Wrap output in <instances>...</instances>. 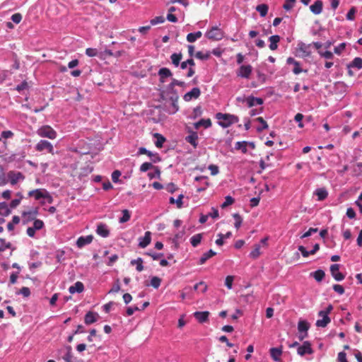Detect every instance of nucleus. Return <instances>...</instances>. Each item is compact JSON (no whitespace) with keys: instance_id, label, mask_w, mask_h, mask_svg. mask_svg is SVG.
<instances>
[{"instance_id":"59","label":"nucleus","mask_w":362,"mask_h":362,"mask_svg":"<svg viewBox=\"0 0 362 362\" xmlns=\"http://www.w3.org/2000/svg\"><path fill=\"white\" fill-rule=\"evenodd\" d=\"M296 0H286V2L284 4L283 7L284 9L288 11L293 7V4Z\"/></svg>"},{"instance_id":"27","label":"nucleus","mask_w":362,"mask_h":362,"mask_svg":"<svg viewBox=\"0 0 362 362\" xmlns=\"http://www.w3.org/2000/svg\"><path fill=\"white\" fill-rule=\"evenodd\" d=\"M269 40L270 42V49L276 50L278 47V42L280 41V37L277 35H272L269 38Z\"/></svg>"},{"instance_id":"52","label":"nucleus","mask_w":362,"mask_h":362,"mask_svg":"<svg viewBox=\"0 0 362 362\" xmlns=\"http://www.w3.org/2000/svg\"><path fill=\"white\" fill-rule=\"evenodd\" d=\"M351 66L356 67L358 69L362 68V59L359 57H356L351 64Z\"/></svg>"},{"instance_id":"43","label":"nucleus","mask_w":362,"mask_h":362,"mask_svg":"<svg viewBox=\"0 0 362 362\" xmlns=\"http://www.w3.org/2000/svg\"><path fill=\"white\" fill-rule=\"evenodd\" d=\"M208 286L204 281H200L196 284L194 286V290L200 289L202 293H205L207 291Z\"/></svg>"},{"instance_id":"6","label":"nucleus","mask_w":362,"mask_h":362,"mask_svg":"<svg viewBox=\"0 0 362 362\" xmlns=\"http://www.w3.org/2000/svg\"><path fill=\"white\" fill-rule=\"evenodd\" d=\"M35 149L40 152L47 150L49 153L54 154V147L52 144L46 140H40L36 144Z\"/></svg>"},{"instance_id":"51","label":"nucleus","mask_w":362,"mask_h":362,"mask_svg":"<svg viewBox=\"0 0 362 362\" xmlns=\"http://www.w3.org/2000/svg\"><path fill=\"white\" fill-rule=\"evenodd\" d=\"M256 120H257V122H259L261 124V125H262V127H258V128H257V131H258V132H261V131H262L263 129H267V128H268V125H267V124L266 121H265L262 117H257V118L256 119Z\"/></svg>"},{"instance_id":"45","label":"nucleus","mask_w":362,"mask_h":362,"mask_svg":"<svg viewBox=\"0 0 362 362\" xmlns=\"http://www.w3.org/2000/svg\"><path fill=\"white\" fill-rule=\"evenodd\" d=\"M318 54L320 57H324L326 59H332L334 57L333 53L329 51L323 52L322 50H319Z\"/></svg>"},{"instance_id":"61","label":"nucleus","mask_w":362,"mask_h":362,"mask_svg":"<svg viewBox=\"0 0 362 362\" xmlns=\"http://www.w3.org/2000/svg\"><path fill=\"white\" fill-rule=\"evenodd\" d=\"M43 226V221L39 219L35 220L33 223V228L35 229V230L42 228Z\"/></svg>"},{"instance_id":"24","label":"nucleus","mask_w":362,"mask_h":362,"mask_svg":"<svg viewBox=\"0 0 362 362\" xmlns=\"http://www.w3.org/2000/svg\"><path fill=\"white\" fill-rule=\"evenodd\" d=\"M177 99H178L177 96H176L175 98H171V103L168 108V112L170 114H175L178 111L179 106L177 104Z\"/></svg>"},{"instance_id":"11","label":"nucleus","mask_w":362,"mask_h":362,"mask_svg":"<svg viewBox=\"0 0 362 362\" xmlns=\"http://www.w3.org/2000/svg\"><path fill=\"white\" fill-rule=\"evenodd\" d=\"M201 94L200 89L199 88H193L190 91L186 93L183 98L185 101H190L191 100L197 99L199 97Z\"/></svg>"},{"instance_id":"23","label":"nucleus","mask_w":362,"mask_h":362,"mask_svg":"<svg viewBox=\"0 0 362 362\" xmlns=\"http://www.w3.org/2000/svg\"><path fill=\"white\" fill-rule=\"evenodd\" d=\"M194 315L199 322H204L208 320L209 313L208 311H197L194 313Z\"/></svg>"},{"instance_id":"21","label":"nucleus","mask_w":362,"mask_h":362,"mask_svg":"<svg viewBox=\"0 0 362 362\" xmlns=\"http://www.w3.org/2000/svg\"><path fill=\"white\" fill-rule=\"evenodd\" d=\"M246 103L248 107H251L255 105H262L263 103V100L260 98L250 96L246 98Z\"/></svg>"},{"instance_id":"2","label":"nucleus","mask_w":362,"mask_h":362,"mask_svg":"<svg viewBox=\"0 0 362 362\" xmlns=\"http://www.w3.org/2000/svg\"><path fill=\"white\" fill-rule=\"evenodd\" d=\"M37 134L40 137H46L49 139H54L57 137V132L48 125H45L39 128Z\"/></svg>"},{"instance_id":"4","label":"nucleus","mask_w":362,"mask_h":362,"mask_svg":"<svg viewBox=\"0 0 362 362\" xmlns=\"http://www.w3.org/2000/svg\"><path fill=\"white\" fill-rule=\"evenodd\" d=\"M59 356H61L66 362L72 361V349L71 346H65L57 351Z\"/></svg>"},{"instance_id":"40","label":"nucleus","mask_w":362,"mask_h":362,"mask_svg":"<svg viewBox=\"0 0 362 362\" xmlns=\"http://www.w3.org/2000/svg\"><path fill=\"white\" fill-rule=\"evenodd\" d=\"M154 136L157 139V140L155 142L156 146L158 148H161L163 146V143L165 141V139L158 133H156L154 134Z\"/></svg>"},{"instance_id":"30","label":"nucleus","mask_w":362,"mask_h":362,"mask_svg":"<svg viewBox=\"0 0 362 362\" xmlns=\"http://www.w3.org/2000/svg\"><path fill=\"white\" fill-rule=\"evenodd\" d=\"M271 357L275 361H279L282 354V350L279 348H272L270 349Z\"/></svg>"},{"instance_id":"16","label":"nucleus","mask_w":362,"mask_h":362,"mask_svg":"<svg viewBox=\"0 0 362 362\" xmlns=\"http://www.w3.org/2000/svg\"><path fill=\"white\" fill-rule=\"evenodd\" d=\"M93 235L81 236L78 238L76 241V245L78 247L81 248L86 245L90 244L93 241Z\"/></svg>"},{"instance_id":"8","label":"nucleus","mask_w":362,"mask_h":362,"mask_svg":"<svg viewBox=\"0 0 362 362\" xmlns=\"http://www.w3.org/2000/svg\"><path fill=\"white\" fill-rule=\"evenodd\" d=\"M158 74L159 76V81L160 83H164L167 82L168 78H172L173 74L168 68H161L159 69Z\"/></svg>"},{"instance_id":"62","label":"nucleus","mask_w":362,"mask_h":362,"mask_svg":"<svg viewBox=\"0 0 362 362\" xmlns=\"http://www.w3.org/2000/svg\"><path fill=\"white\" fill-rule=\"evenodd\" d=\"M337 361L338 362H348V361L346 360V353L344 351L339 352L338 354Z\"/></svg>"},{"instance_id":"15","label":"nucleus","mask_w":362,"mask_h":362,"mask_svg":"<svg viewBox=\"0 0 362 362\" xmlns=\"http://www.w3.org/2000/svg\"><path fill=\"white\" fill-rule=\"evenodd\" d=\"M96 233L103 238H107L110 235V230L106 224L100 223L97 226Z\"/></svg>"},{"instance_id":"22","label":"nucleus","mask_w":362,"mask_h":362,"mask_svg":"<svg viewBox=\"0 0 362 362\" xmlns=\"http://www.w3.org/2000/svg\"><path fill=\"white\" fill-rule=\"evenodd\" d=\"M98 316V315L95 313H93L90 311L88 312L85 315V323L86 325H90L92 323H94L95 322L97 321Z\"/></svg>"},{"instance_id":"5","label":"nucleus","mask_w":362,"mask_h":362,"mask_svg":"<svg viewBox=\"0 0 362 362\" xmlns=\"http://www.w3.org/2000/svg\"><path fill=\"white\" fill-rule=\"evenodd\" d=\"M206 37L213 40H221L223 37V32L215 26L205 34Z\"/></svg>"},{"instance_id":"46","label":"nucleus","mask_w":362,"mask_h":362,"mask_svg":"<svg viewBox=\"0 0 362 362\" xmlns=\"http://www.w3.org/2000/svg\"><path fill=\"white\" fill-rule=\"evenodd\" d=\"M161 283V279L158 276H153L151 279V285L155 288H158Z\"/></svg>"},{"instance_id":"36","label":"nucleus","mask_w":362,"mask_h":362,"mask_svg":"<svg viewBox=\"0 0 362 362\" xmlns=\"http://www.w3.org/2000/svg\"><path fill=\"white\" fill-rule=\"evenodd\" d=\"M202 239V234L198 233L194 235H193L190 238V243L193 247H197L200 243Z\"/></svg>"},{"instance_id":"60","label":"nucleus","mask_w":362,"mask_h":362,"mask_svg":"<svg viewBox=\"0 0 362 362\" xmlns=\"http://www.w3.org/2000/svg\"><path fill=\"white\" fill-rule=\"evenodd\" d=\"M153 167V165L151 163H144L141 166H140V170L141 172H146L147 170H148L150 168H151Z\"/></svg>"},{"instance_id":"32","label":"nucleus","mask_w":362,"mask_h":362,"mask_svg":"<svg viewBox=\"0 0 362 362\" xmlns=\"http://www.w3.org/2000/svg\"><path fill=\"white\" fill-rule=\"evenodd\" d=\"M202 35V33L201 31H197L196 33H190L187 35V40L189 42H194L197 39L200 38Z\"/></svg>"},{"instance_id":"56","label":"nucleus","mask_w":362,"mask_h":362,"mask_svg":"<svg viewBox=\"0 0 362 362\" xmlns=\"http://www.w3.org/2000/svg\"><path fill=\"white\" fill-rule=\"evenodd\" d=\"M13 136V133L11 131H10V130L4 131L1 134L0 140H1V139H9V138H11Z\"/></svg>"},{"instance_id":"48","label":"nucleus","mask_w":362,"mask_h":362,"mask_svg":"<svg viewBox=\"0 0 362 362\" xmlns=\"http://www.w3.org/2000/svg\"><path fill=\"white\" fill-rule=\"evenodd\" d=\"M184 85V82L182 81H180L175 78H171V82L169 84L168 86V89H173V88L175 86H182Z\"/></svg>"},{"instance_id":"38","label":"nucleus","mask_w":362,"mask_h":362,"mask_svg":"<svg viewBox=\"0 0 362 362\" xmlns=\"http://www.w3.org/2000/svg\"><path fill=\"white\" fill-rule=\"evenodd\" d=\"M131 264L136 266V270L138 272H141L144 269L143 266V260L141 258L139 257L136 259H133L131 261Z\"/></svg>"},{"instance_id":"31","label":"nucleus","mask_w":362,"mask_h":362,"mask_svg":"<svg viewBox=\"0 0 362 362\" xmlns=\"http://www.w3.org/2000/svg\"><path fill=\"white\" fill-rule=\"evenodd\" d=\"M315 194L317 196L319 201H322L327 198L328 192L325 188H318L315 190Z\"/></svg>"},{"instance_id":"64","label":"nucleus","mask_w":362,"mask_h":362,"mask_svg":"<svg viewBox=\"0 0 362 362\" xmlns=\"http://www.w3.org/2000/svg\"><path fill=\"white\" fill-rule=\"evenodd\" d=\"M121 175V173L119 170H115L112 173V180L114 182H117L119 181V178Z\"/></svg>"},{"instance_id":"14","label":"nucleus","mask_w":362,"mask_h":362,"mask_svg":"<svg viewBox=\"0 0 362 362\" xmlns=\"http://www.w3.org/2000/svg\"><path fill=\"white\" fill-rule=\"evenodd\" d=\"M139 246L141 248H145L147 247L151 241V233L150 231H146L144 237H140L139 238Z\"/></svg>"},{"instance_id":"57","label":"nucleus","mask_w":362,"mask_h":362,"mask_svg":"<svg viewBox=\"0 0 362 362\" xmlns=\"http://www.w3.org/2000/svg\"><path fill=\"white\" fill-rule=\"evenodd\" d=\"M345 47L346 43L342 42L339 44L337 47L334 48V53H336L337 54H340L345 49Z\"/></svg>"},{"instance_id":"54","label":"nucleus","mask_w":362,"mask_h":362,"mask_svg":"<svg viewBox=\"0 0 362 362\" xmlns=\"http://www.w3.org/2000/svg\"><path fill=\"white\" fill-rule=\"evenodd\" d=\"M165 21V18L163 16H156L151 20V24L155 25L156 24L163 23Z\"/></svg>"},{"instance_id":"25","label":"nucleus","mask_w":362,"mask_h":362,"mask_svg":"<svg viewBox=\"0 0 362 362\" xmlns=\"http://www.w3.org/2000/svg\"><path fill=\"white\" fill-rule=\"evenodd\" d=\"M322 6H323V4H322V1L318 0V1H315L314 4H313L310 6V9L314 14L317 15L322 12Z\"/></svg>"},{"instance_id":"13","label":"nucleus","mask_w":362,"mask_h":362,"mask_svg":"<svg viewBox=\"0 0 362 362\" xmlns=\"http://www.w3.org/2000/svg\"><path fill=\"white\" fill-rule=\"evenodd\" d=\"M252 69L250 65H243L240 67L237 74L242 78H248L252 73Z\"/></svg>"},{"instance_id":"35","label":"nucleus","mask_w":362,"mask_h":362,"mask_svg":"<svg viewBox=\"0 0 362 362\" xmlns=\"http://www.w3.org/2000/svg\"><path fill=\"white\" fill-rule=\"evenodd\" d=\"M182 55L181 53H173L170 56V59H171L172 63L175 66H178V65L180 64V60L182 59Z\"/></svg>"},{"instance_id":"37","label":"nucleus","mask_w":362,"mask_h":362,"mask_svg":"<svg viewBox=\"0 0 362 362\" xmlns=\"http://www.w3.org/2000/svg\"><path fill=\"white\" fill-rule=\"evenodd\" d=\"M311 275L315 278V279L317 282H320L323 279L325 274L324 271H322L321 269H318V270L315 271V272L312 273Z\"/></svg>"},{"instance_id":"34","label":"nucleus","mask_w":362,"mask_h":362,"mask_svg":"<svg viewBox=\"0 0 362 362\" xmlns=\"http://www.w3.org/2000/svg\"><path fill=\"white\" fill-rule=\"evenodd\" d=\"M11 210L6 202L0 203V215L7 216L10 214Z\"/></svg>"},{"instance_id":"26","label":"nucleus","mask_w":362,"mask_h":362,"mask_svg":"<svg viewBox=\"0 0 362 362\" xmlns=\"http://www.w3.org/2000/svg\"><path fill=\"white\" fill-rule=\"evenodd\" d=\"M310 325L308 322L305 320H300L298 324V329L300 333H305V336L308 335V330Z\"/></svg>"},{"instance_id":"58","label":"nucleus","mask_w":362,"mask_h":362,"mask_svg":"<svg viewBox=\"0 0 362 362\" xmlns=\"http://www.w3.org/2000/svg\"><path fill=\"white\" fill-rule=\"evenodd\" d=\"M233 281V276H226V280H225V285L226 286V287L228 289H231L232 288Z\"/></svg>"},{"instance_id":"50","label":"nucleus","mask_w":362,"mask_h":362,"mask_svg":"<svg viewBox=\"0 0 362 362\" xmlns=\"http://www.w3.org/2000/svg\"><path fill=\"white\" fill-rule=\"evenodd\" d=\"M294 67L293 69V74H299L301 72H305L307 73L308 71L307 70H303L300 68V63L298 62H296L294 64H293Z\"/></svg>"},{"instance_id":"33","label":"nucleus","mask_w":362,"mask_h":362,"mask_svg":"<svg viewBox=\"0 0 362 362\" xmlns=\"http://www.w3.org/2000/svg\"><path fill=\"white\" fill-rule=\"evenodd\" d=\"M216 253L212 250H210L207 252L203 254V255L202 256V257L199 259V264H204L207 259H209L211 257L216 255Z\"/></svg>"},{"instance_id":"12","label":"nucleus","mask_w":362,"mask_h":362,"mask_svg":"<svg viewBox=\"0 0 362 362\" xmlns=\"http://www.w3.org/2000/svg\"><path fill=\"white\" fill-rule=\"evenodd\" d=\"M318 315L322 319L317 320L315 324L316 326L319 327H325L330 322V318L328 315L324 313V312H319Z\"/></svg>"},{"instance_id":"44","label":"nucleus","mask_w":362,"mask_h":362,"mask_svg":"<svg viewBox=\"0 0 362 362\" xmlns=\"http://www.w3.org/2000/svg\"><path fill=\"white\" fill-rule=\"evenodd\" d=\"M123 216L119 218V223H125L127 222L130 219V213L127 209H124L122 211Z\"/></svg>"},{"instance_id":"10","label":"nucleus","mask_w":362,"mask_h":362,"mask_svg":"<svg viewBox=\"0 0 362 362\" xmlns=\"http://www.w3.org/2000/svg\"><path fill=\"white\" fill-rule=\"evenodd\" d=\"M330 272L336 281H340L344 279V275L339 272V264H334L331 265Z\"/></svg>"},{"instance_id":"1","label":"nucleus","mask_w":362,"mask_h":362,"mask_svg":"<svg viewBox=\"0 0 362 362\" xmlns=\"http://www.w3.org/2000/svg\"><path fill=\"white\" fill-rule=\"evenodd\" d=\"M216 117L218 120V124L223 128H227L231 124L237 123L239 121L237 116L230 114L218 112L216 115Z\"/></svg>"},{"instance_id":"28","label":"nucleus","mask_w":362,"mask_h":362,"mask_svg":"<svg viewBox=\"0 0 362 362\" xmlns=\"http://www.w3.org/2000/svg\"><path fill=\"white\" fill-rule=\"evenodd\" d=\"M203 126L204 128H209L211 126V122L210 119H202L199 122L194 124V127L196 129H198L200 127Z\"/></svg>"},{"instance_id":"17","label":"nucleus","mask_w":362,"mask_h":362,"mask_svg":"<svg viewBox=\"0 0 362 362\" xmlns=\"http://www.w3.org/2000/svg\"><path fill=\"white\" fill-rule=\"evenodd\" d=\"M320 249V245L319 244H315L314 246H313V249L311 250V251H307L305 247L300 245L298 247V250L301 252L302 255L304 257H308L310 255H314L315 254V252L317 251H318Z\"/></svg>"},{"instance_id":"7","label":"nucleus","mask_w":362,"mask_h":362,"mask_svg":"<svg viewBox=\"0 0 362 362\" xmlns=\"http://www.w3.org/2000/svg\"><path fill=\"white\" fill-rule=\"evenodd\" d=\"M8 178L12 185H16L18 182L23 180L25 176L21 172L9 171L8 173Z\"/></svg>"},{"instance_id":"63","label":"nucleus","mask_w":362,"mask_h":362,"mask_svg":"<svg viewBox=\"0 0 362 362\" xmlns=\"http://www.w3.org/2000/svg\"><path fill=\"white\" fill-rule=\"evenodd\" d=\"M86 54L88 57H95L98 54V51L94 48H87L86 50Z\"/></svg>"},{"instance_id":"18","label":"nucleus","mask_w":362,"mask_h":362,"mask_svg":"<svg viewBox=\"0 0 362 362\" xmlns=\"http://www.w3.org/2000/svg\"><path fill=\"white\" fill-rule=\"evenodd\" d=\"M139 153L148 155L150 158H151V160L154 163H156L157 161L160 160L159 156L157 153H153L152 152H151L150 151H148L146 148H145L144 147L139 148Z\"/></svg>"},{"instance_id":"20","label":"nucleus","mask_w":362,"mask_h":362,"mask_svg":"<svg viewBox=\"0 0 362 362\" xmlns=\"http://www.w3.org/2000/svg\"><path fill=\"white\" fill-rule=\"evenodd\" d=\"M47 193L45 189H37L29 192V196H33L36 200H39L41 198H45V195Z\"/></svg>"},{"instance_id":"19","label":"nucleus","mask_w":362,"mask_h":362,"mask_svg":"<svg viewBox=\"0 0 362 362\" xmlns=\"http://www.w3.org/2000/svg\"><path fill=\"white\" fill-rule=\"evenodd\" d=\"M84 290V286L82 282L77 281L74 285L71 286L69 288L70 293L74 294L75 293H81Z\"/></svg>"},{"instance_id":"39","label":"nucleus","mask_w":362,"mask_h":362,"mask_svg":"<svg viewBox=\"0 0 362 362\" xmlns=\"http://www.w3.org/2000/svg\"><path fill=\"white\" fill-rule=\"evenodd\" d=\"M256 10L259 13L260 16L264 17L268 12V6L266 4H259L257 6Z\"/></svg>"},{"instance_id":"55","label":"nucleus","mask_w":362,"mask_h":362,"mask_svg":"<svg viewBox=\"0 0 362 362\" xmlns=\"http://www.w3.org/2000/svg\"><path fill=\"white\" fill-rule=\"evenodd\" d=\"M233 202V198H232L230 196H227L225 199V202L221 204V207L226 208V206L231 205Z\"/></svg>"},{"instance_id":"47","label":"nucleus","mask_w":362,"mask_h":362,"mask_svg":"<svg viewBox=\"0 0 362 362\" xmlns=\"http://www.w3.org/2000/svg\"><path fill=\"white\" fill-rule=\"evenodd\" d=\"M247 144L246 141H238L235 144V148L241 150L243 153L247 151Z\"/></svg>"},{"instance_id":"49","label":"nucleus","mask_w":362,"mask_h":362,"mask_svg":"<svg viewBox=\"0 0 362 362\" xmlns=\"http://www.w3.org/2000/svg\"><path fill=\"white\" fill-rule=\"evenodd\" d=\"M233 218L235 219V227L238 229L241 224H242V221H243V219L241 218V216L238 214H233Z\"/></svg>"},{"instance_id":"41","label":"nucleus","mask_w":362,"mask_h":362,"mask_svg":"<svg viewBox=\"0 0 362 362\" xmlns=\"http://www.w3.org/2000/svg\"><path fill=\"white\" fill-rule=\"evenodd\" d=\"M260 255V245H255L254 246V250L250 253V257L252 259H257Z\"/></svg>"},{"instance_id":"53","label":"nucleus","mask_w":362,"mask_h":362,"mask_svg":"<svg viewBox=\"0 0 362 362\" xmlns=\"http://www.w3.org/2000/svg\"><path fill=\"white\" fill-rule=\"evenodd\" d=\"M11 247V243H6L4 239L0 238V252L4 251L6 248Z\"/></svg>"},{"instance_id":"3","label":"nucleus","mask_w":362,"mask_h":362,"mask_svg":"<svg viewBox=\"0 0 362 362\" xmlns=\"http://www.w3.org/2000/svg\"><path fill=\"white\" fill-rule=\"evenodd\" d=\"M311 44H305L302 42H299L296 48V52L298 56L302 58L310 57L311 54Z\"/></svg>"},{"instance_id":"42","label":"nucleus","mask_w":362,"mask_h":362,"mask_svg":"<svg viewBox=\"0 0 362 362\" xmlns=\"http://www.w3.org/2000/svg\"><path fill=\"white\" fill-rule=\"evenodd\" d=\"M184 196L183 194H180L177 199H175L173 197L170 198V204H176L178 209L182 208V199Z\"/></svg>"},{"instance_id":"9","label":"nucleus","mask_w":362,"mask_h":362,"mask_svg":"<svg viewBox=\"0 0 362 362\" xmlns=\"http://www.w3.org/2000/svg\"><path fill=\"white\" fill-rule=\"evenodd\" d=\"M297 352L300 356H304L306 354H311L313 351L310 343L306 341L301 346H298Z\"/></svg>"},{"instance_id":"29","label":"nucleus","mask_w":362,"mask_h":362,"mask_svg":"<svg viewBox=\"0 0 362 362\" xmlns=\"http://www.w3.org/2000/svg\"><path fill=\"white\" fill-rule=\"evenodd\" d=\"M197 139L198 135L196 132H191V134L185 138V140L194 147H197Z\"/></svg>"}]
</instances>
